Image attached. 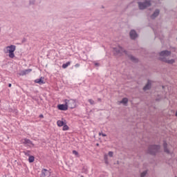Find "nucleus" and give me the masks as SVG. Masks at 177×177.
Here are the masks:
<instances>
[{"mask_svg": "<svg viewBox=\"0 0 177 177\" xmlns=\"http://www.w3.org/2000/svg\"><path fill=\"white\" fill-rule=\"evenodd\" d=\"M171 52L170 50H165L159 53L160 60L166 63L167 64H175L176 63V58H168L171 55Z\"/></svg>", "mask_w": 177, "mask_h": 177, "instance_id": "1", "label": "nucleus"}, {"mask_svg": "<svg viewBox=\"0 0 177 177\" xmlns=\"http://www.w3.org/2000/svg\"><path fill=\"white\" fill-rule=\"evenodd\" d=\"M16 50V46L10 45L3 48V53H8V57L10 59H15V51Z\"/></svg>", "mask_w": 177, "mask_h": 177, "instance_id": "2", "label": "nucleus"}, {"mask_svg": "<svg viewBox=\"0 0 177 177\" xmlns=\"http://www.w3.org/2000/svg\"><path fill=\"white\" fill-rule=\"evenodd\" d=\"M122 53H127V51H125L121 46H118L113 48V54L116 56H121Z\"/></svg>", "mask_w": 177, "mask_h": 177, "instance_id": "3", "label": "nucleus"}, {"mask_svg": "<svg viewBox=\"0 0 177 177\" xmlns=\"http://www.w3.org/2000/svg\"><path fill=\"white\" fill-rule=\"evenodd\" d=\"M159 150H160L159 145H151L148 149V153L149 154H152V156H154L156 153H158Z\"/></svg>", "mask_w": 177, "mask_h": 177, "instance_id": "4", "label": "nucleus"}, {"mask_svg": "<svg viewBox=\"0 0 177 177\" xmlns=\"http://www.w3.org/2000/svg\"><path fill=\"white\" fill-rule=\"evenodd\" d=\"M64 102L69 109H75L77 107V101L75 100H65Z\"/></svg>", "mask_w": 177, "mask_h": 177, "instance_id": "5", "label": "nucleus"}, {"mask_svg": "<svg viewBox=\"0 0 177 177\" xmlns=\"http://www.w3.org/2000/svg\"><path fill=\"white\" fill-rule=\"evenodd\" d=\"M151 5V1L150 0H146L144 2H138V6L139 9L141 10H143L144 9H146V8H149Z\"/></svg>", "mask_w": 177, "mask_h": 177, "instance_id": "6", "label": "nucleus"}, {"mask_svg": "<svg viewBox=\"0 0 177 177\" xmlns=\"http://www.w3.org/2000/svg\"><path fill=\"white\" fill-rule=\"evenodd\" d=\"M21 142L23 145H24V146H28V147H31V146H34V145L32 144V142H31V140L27 138L22 139Z\"/></svg>", "mask_w": 177, "mask_h": 177, "instance_id": "7", "label": "nucleus"}, {"mask_svg": "<svg viewBox=\"0 0 177 177\" xmlns=\"http://www.w3.org/2000/svg\"><path fill=\"white\" fill-rule=\"evenodd\" d=\"M130 38L131 39H136L138 38V33L135 30H131L129 32Z\"/></svg>", "mask_w": 177, "mask_h": 177, "instance_id": "8", "label": "nucleus"}, {"mask_svg": "<svg viewBox=\"0 0 177 177\" xmlns=\"http://www.w3.org/2000/svg\"><path fill=\"white\" fill-rule=\"evenodd\" d=\"M57 108L59 110H62V111H66V110H68V107L67 106V104L65 103V104H59L57 106Z\"/></svg>", "mask_w": 177, "mask_h": 177, "instance_id": "9", "label": "nucleus"}, {"mask_svg": "<svg viewBox=\"0 0 177 177\" xmlns=\"http://www.w3.org/2000/svg\"><path fill=\"white\" fill-rule=\"evenodd\" d=\"M167 142H164L163 143V147H164V150H165V153H167V154H171V156H172V151H171L169 149H168V147H167Z\"/></svg>", "mask_w": 177, "mask_h": 177, "instance_id": "10", "label": "nucleus"}, {"mask_svg": "<svg viewBox=\"0 0 177 177\" xmlns=\"http://www.w3.org/2000/svg\"><path fill=\"white\" fill-rule=\"evenodd\" d=\"M48 175H50L49 170H48L46 169H43L41 170V174L40 177H46V176H48Z\"/></svg>", "mask_w": 177, "mask_h": 177, "instance_id": "11", "label": "nucleus"}, {"mask_svg": "<svg viewBox=\"0 0 177 177\" xmlns=\"http://www.w3.org/2000/svg\"><path fill=\"white\" fill-rule=\"evenodd\" d=\"M158 15H160V10L156 9L155 10L153 15H151V19H154L156 17H158Z\"/></svg>", "mask_w": 177, "mask_h": 177, "instance_id": "12", "label": "nucleus"}, {"mask_svg": "<svg viewBox=\"0 0 177 177\" xmlns=\"http://www.w3.org/2000/svg\"><path fill=\"white\" fill-rule=\"evenodd\" d=\"M44 77H41L39 79H36L35 80V84H39V85H42L45 84V82H44Z\"/></svg>", "mask_w": 177, "mask_h": 177, "instance_id": "13", "label": "nucleus"}, {"mask_svg": "<svg viewBox=\"0 0 177 177\" xmlns=\"http://www.w3.org/2000/svg\"><path fill=\"white\" fill-rule=\"evenodd\" d=\"M150 88H151V81L148 80L147 84L145 86V87L143 88V90L149 91V89H150Z\"/></svg>", "mask_w": 177, "mask_h": 177, "instance_id": "14", "label": "nucleus"}, {"mask_svg": "<svg viewBox=\"0 0 177 177\" xmlns=\"http://www.w3.org/2000/svg\"><path fill=\"white\" fill-rule=\"evenodd\" d=\"M31 71H32V69H26L21 72V75H26L27 74H30V73H31Z\"/></svg>", "mask_w": 177, "mask_h": 177, "instance_id": "15", "label": "nucleus"}, {"mask_svg": "<svg viewBox=\"0 0 177 177\" xmlns=\"http://www.w3.org/2000/svg\"><path fill=\"white\" fill-rule=\"evenodd\" d=\"M129 57L130 60H131V62H134V63H138V59H136V57H133V55H129Z\"/></svg>", "mask_w": 177, "mask_h": 177, "instance_id": "16", "label": "nucleus"}, {"mask_svg": "<svg viewBox=\"0 0 177 177\" xmlns=\"http://www.w3.org/2000/svg\"><path fill=\"white\" fill-rule=\"evenodd\" d=\"M120 103H121L122 104H127V103H128V98H127V97H124V98H123L120 102Z\"/></svg>", "mask_w": 177, "mask_h": 177, "instance_id": "17", "label": "nucleus"}, {"mask_svg": "<svg viewBox=\"0 0 177 177\" xmlns=\"http://www.w3.org/2000/svg\"><path fill=\"white\" fill-rule=\"evenodd\" d=\"M66 123H64V122L63 120H58L57 122V125H58V127H64V125Z\"/></svg>", "mask_w": 177, "mask_h": 177, "instance_id": "18", "label": "nucleus"}, {"mask_svg": "<svg viewBox=\"0 0 177 177\" xmlns=\"http://www.w3.org/2000/svg\"><path fill=\"white\" fill-rule=\"evenodd\" d=\"M70 64H71V62H68L66 64H63L62 68H67Z\"/></svg>", "mask_w": 177, "mask_h": 177, "instance_id": "19", "label": "nucleus"}, {"mask_svg": "<svg viewBox=\"0 0 177 177\" xmlns=\"http://www.w3.org/2000/svg\"><path fill=\"white\" fill-rule=\"evenodd\" d=\"M23 153H24V154H25V156H27L28 157H30V154L31 151H24Z\"/></svg>", "mask_w": 177, "mask_h": 177, "instance_id": "20", "label": "nucleus"}, {"mask_svg": "<svg viewBox=\"0 0 177 177\" xmlns=\"http://www.w3.org/2000/svg\"><path fill=\"white\" fill-rule=\"evenodd\" d=\"M35 158L32 156H30L28 158L29 162H34Z\"/></svg>", "mask_w": 177, "mask_h": 177, "instance_id": "21", "label": "nucleus"}, {"mask_svg": "<svg viewBox=\"0 0 177 177\" xmlns=\"http://www.w3.org/2000/svg\"><path fill=\"white\" fill-rule=\"evenodd\" d=\"M146 175H147V171H145L142 173H141L140 177H145L146 176Z\"/></svg>", "mask_w": 177, "mask_h": 177, "instance_id": "22", "label": "nucleus"}, {"mask_svg": "<svg viewBox=\"0 0 177 177\" xmlns=\"http://www.w3.org/2000/svg\"><path fill=\"white\" fill-rule=\"evenodd\" d=\"M63 131H68V126H67L66 124L63 126Z\"/></svg>", "mask_w": 177, "mask_h": 177, "instance_id": "23", "label": "nucleus"}, {"mask_svg": "<svg viewBox=\"0 0 177 177\" xmlns=\"http://www.w3.org/2000/svg\"><path fill=\"white\" fill-rule=\"evenodd\" d=\"M73 154H74L75 156H76V157H80V154L78 153V152L75 150L73 151Z\"/></svg>", "mask_w": 177, "mask_h": 177, "instance_id": "24", "label": "nucleus"}, {"mask_svg": "<svg viewBox=\"0 0 177 177\" xmlns=\"http://www.w3.org/2000/svg\"><path fill=\"white\" fill-rule=\"evenodd\" d=\"M88 102H89L90 104H91V105H93V104H95V101H94L93 100H92V99H89V100H88Z\"/></svg>", "mask_w": 177, "mask_h": 177, "instance_id": "25", "label": "nucleus"}, {"mask_svg": "<svg viewBox=\"0 0 177 177\" xmlns=\"http://www.w3.org/2000/svg\"><path fill=\"white\" fill-rule=\"evenodd\" d=\"M29 4L30 5H35V0H30Z\"/></svg>", "mask_w": 177, "mask_h": 177, "instance_id": "26", "label": "nucleus"}, {"mask_svg": "<svg viewBox=\"0 0 177 177\" xmlns=\"http://www.w3.org/2000/svg\"><path fill=\"white\" fill-rule=\"evenodd\" d=\"M99 136H103V137H104V136H107V135H106L105 133H99Z\"/></svg>", "mask_w": 177, "mask_h": 177, "instance_id": "27", "label": "nucleus"}, {"mask_svg": "<svg viewBox=\"0 0 177 177\" xmlns=\"http://www.w3.org/2000/svg\"><path fill=\"white\" fill-rule=\"evenodd\" d=\"M113 151H109V157H113Z\"/></svg>", "mask_w": 177, "mask_h": 177, "instance_id": "28", "label": "nucleus"}, {"mask_svg": "<svg viewBox=\"0 0 177 177\" xmlns=\"http://www.w3.org/2000/svg\"><path fill=\"white\" fill-rule=\"evenodd\" d=\"M75 67H76V68L80 67V64H76L75 65Z\"/></svg>", "mask_w": 177, "mask_h": 177, "instance_id": "29", "label": "nucleus"}, {"mask_svg": "<svg viewBox=\"0 0 177 177\" xmlns=\"http://www.w3.org/2000/svg\"><path fill=\"white\" fill-rule=\"evenodd\" d=\"M39 117L40 118H44V115H40Z\"/></svg>", "mask_w": 177, "mask_h": 177, "instance_id": "30", "label": "nucleus"}, {"mask_svg": "<svg viewBox=\"0 0 177 177\" xmlns=\"http://www.w3.org/2000/svg\"><path fill=\"white\" fill-rule=\"evenodd\" d=\"M95 66H99V63H95Z\"/></svg>", "mask_w": 177, "mask_h": 177, "instance_id": "31", "label": "nucleus"}, {"mask_svg": "<svg viewBox=\"0 0 177 177\" xmlns=\"http://www.w3.org/2000/svg\"><path fill=\"white\" fill-rule=\"evenodd\" d=\"M8 86H9V88H10V86H12V84H9Z\"/></svg>", "mask_w": 177, "mask_h": 177, "instance_id": "32", "label": "nucleus"}, {"mask_svg": "<svg viewBox=\"0 0 177 177\" xmlns=\"http://www.w3.org/2000/svg\"><path fill=\"white\" fill-rule=\"evenodd\" d=\"M98 102H102V99L98 98Z\"/></svg>", "mask_w": 177, "mask_h": 177, "instance_id": "33", "label": "nucleus"}, {"mask_svg": "<svg viewBox=\"0 0 177 177\" xmlns=\"http://www.w3.org/2000/svg\"><path fill=\"white\" fill-rule=\"evenodd\" d=\"M104 159H105V160H107V156H104Z\"/></svg>", "mask_w": 177, "mask_h": 177, "instance_id": "34", "label": "nucleus"}, {"mask_svg": "<svg viewBox=\"0 0 177 177\" xmlns=\"http://www.w3.org/2000/svg\"><path fill=\"white\" fill-rule=\"evenodd\" d=\"M97 146H99V144H97Z\"/></svg>", "mask_w": 177, "mask_h": 177, "instance_id": "35", "label": "nucleus"}]
</instances>
